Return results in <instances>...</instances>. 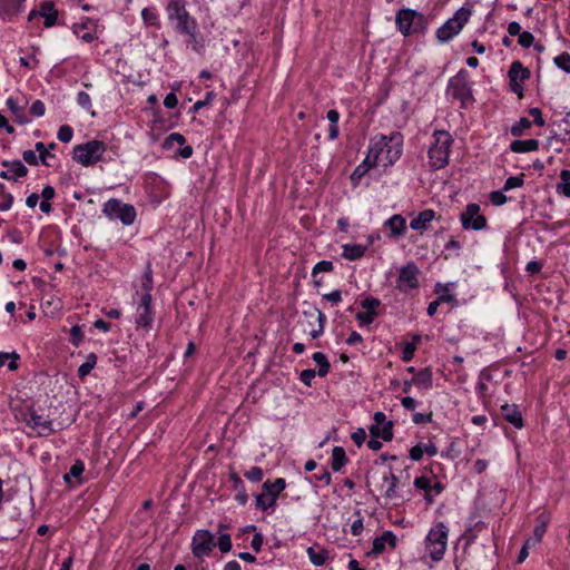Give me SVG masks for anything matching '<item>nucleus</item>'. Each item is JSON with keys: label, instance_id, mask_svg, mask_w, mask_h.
Wrapping results in <instances>:
<instances>
[{"label": "nucleus", "instance_id": "obj_1", "mask_svg": "<svg viewBox=\"0 0 570 570\" xmlns=\"http://www.w3.org/2000/svg\"><path fill=\"white\" fill-rule=\"evenodd\" d=\"M402 154V135L397 131L390 136L376 135L370 141L365 163L370 167L382 165L384 167L394 164Z\"/></svg>", "mask_w": 570, "mask_h": 570}, {"label": "nucleus", "instance_id": "obj_2", "mask_svg": "<svg viewBox=\"0 0 570 570\" xmlns=\"http://www.w3.org/2000/svg\"><path fill=\"white\" fill-rule=\"evenodd\" d=\"M168 21L174 24L178 33L193 36L198 31V24L186 9L185 0H169L166 6Z\"/></svg>", "mask_w": 570, "mask_h": 570}, {"label": "nucleus", "instance_id": "obj_3", "mask_svg": "<svg viewBox=\"0 0 570 570\" xmlns=\"http://www.w3.org/2000/svg\"><path fill=\"white\" fill-rule=\"evenodd\" d=\"M434 141L429 148V164L438 170L444 168L449 164L450 149L453 138L449 131L435 130L433 134Z\"/></svg>", "mask_w": 570, "mask_h": 570}, {"label": "nucleus", "instance_id": "obj_4", "mask_svg": "<svg viewBox=\"0 0 570 570\" xmlns=\"http://www.w3.org/2000/svg\"><path fill=\"white\" fill-rule=\"evenodd\" d=\"M397 30L405 37L424 33L428 28L425 16L413 9H400L395 16Z\"/></svg>", "mask_w": 570, "mask_h": 570}, {"label": "nucleus", "instance_id": "obj_5", "mask_svg": "<svg viewBox=\"0 0 570 570\" xmlns=\"http://www.w3.org/2000/svg\"><path fill=\"white\" fill-rule=\"evenodd\" d=\"M448 535L449 529L443 522H438L430 529L425 538V549L433 561L438 562L443 559Z\"/></svg>", "mask_w": 570, "mask_h": 570}, {"label": "nucleus", "instance_id": "obj_6", "mask_svg": "<svg viewBox=\"0 0 570 570\" xmlns=\"http://www.w3.org/2000/svg\"><path fill=\"white\" fill-rule=\"evenodd\" d=\"M107 146L104 141L94 139L86 144L76 145L72 149V159L85 167L92 166L104 158Z\"/></svg>", "mask_w": 570, "mask_h": 570}, {"label": "nucleus", "instance_id": "obj_7", "mask_svg": "<svg viewBox=\"0 0 570 570\" xmlns=\"http://www.w3.org/2000/svg\"><path fill=\"white\" fill-rule=\"evenodd\" d=\"M448 94L455 100L461 102L462 108H466L473 104L474 98L472 95L471 83L468 79V72L461 69L454 77H452L448 85Z\"/></svg>", "mask_w": 570, "mask_h": 570}, {"label": "nucleus", "instance_id": "obj_8", "mask_svg": "<svg viewBox=\"0 0 570 570\" xmlns=\"http://www.w3.org/2000/svg\"><path fill=\"white\" fill-rule=\"evenodd\" d=\"M102 213L109 219H119L126 226L134 224L137 216L132 205L125 204L117 198L108 199L102 206Z\"/></svg>", "mask_w": 570, "mask_h": 570}, {"label": "nucleus", "instance_id": "obj_9", "mask_svg": "<svg viewBox=\"0 0 570 570\" xmlns=\"http://www.w3.org/2000/svg\"><path fill=\"white\" fill-rule=\"evenodd\" d=\"M285 488L286 481L283 478H278L274 482H264L262 485V493L255 497L256 508L262 511L274 509L278 495Z\"/></svg>", "mask_w": 570, "mask_h": 570}, {"label": "nucleus", "instance_id": "obj_10", "mask_svg": "<svg viewBox=\"0 0 570 570\" xmlns=\"http://www.w3.org/2000/svg\"><path fill=\"white\" fill-rule=\"evenodd\" d=\"M470 17V11L465 9H460L456 13L450 18L443 26H441L436 31V38L441 42L450 41L454 36H456L468 22Z\"/></svg>", "mask_w": 570, "mask_h": 570}, {"label": "nucleus", "instance_id": "obj_11", "mask_svg": "<svg viewBox=\"0 0 570 570\" xmlns=\"http://www.w3.org/2000/svg\"><path fill=\"white\" fill-rule=\"evenodd\" d=\"M136 296L138 297V302L135 313V324L137 325L138 328L149 331L151 330L155 316L154 308L151 305V294L136 293Z\"/></svg>", "mask_w": 570, "mask_h": 570}, {"label": "nucleus", "instance_id": "obj_12", "mask_svg": "<svg viewBox=\"0 0 570 570\" xmlns=\"http://www.w3.org/2000/svg\"><path fill=\"white\" fill-rule=\"evenodd\" d=\"M420 269L414 262H409L399 271V276L395 282V287L402 293H409L416 289L420 285L419 281Z\"/></svg>", "mask_w": 570, "mask_h": 570}, {"label": "nucleus", "instance_id": "obj_13", "mask_svg": "<svg viewBox=\"0 0 570 570\" xmlns=\"http://www.w3.org/2000/svg\"><path fill=\"white\" fill-rule=\"evenodd\" d=\"M22 421L32 430L37 432L39 436H48L56 430L53 429V422L49 416L38 413L35 409H28V413L22 416Z\"/></svg>", "mask_w": 570, "mask_h": 570}, {"label": "nucleus", "instance_id": "obj_14", "mask_svg": "<svg viewBox=\"0 0 570 570\" xmlns=\"http://www.w3.org/2000/svg\"><path fill=\"white\" fill-rule=\"evenodd\" d=\"M480 205L470 203L460 215V220L464 229L481 230L487 226V218L480 214Z\"/></svg>", "mask_w": 570, "mask_h": 570}, {"label": "nucleus", "instance_id": "obj_15", "mask_svg": "<svg viewBox=\"0 0 570 570\" xmlns=\"http://www.w3.org/2000/svg\"><path fill=\"white\" fill-rule=\"evenodd\" d=\"M530 70L520 61H513L510 66L508 76L509 85L512 92L517 94L519 98L523 97L524 81L530 78Z\"/></svg>", "mask_w": 570, "mask_h": 570}, {"label": "nucleus", "instance_id": "obj_16", "mask_svg": "<svg viewBox=\"0 0 570 570\" xmlns=\"http://www.w3.org/2000/svg\"><path fill=\"white\" fill-rule=\"evenodd\" d=\"M216 543L214 535L207 530H197L191 540V552L198 558L208 557Z\"/></svg>", "mask_w": 570, "mask_h": 570}, {"label": "nucleus", "instance_id": "obj_17", "mask_svg": "<svg viewBox=\"0 0 570 570\" xmlns=\"http://www.w3.org/2000/svg\"><path fill=\"white\" fill-rule=\"evenodd\" d=\"M363 311L356 313L355 317L360 326H367L372 324L379 315L377 308L381 306L379 298L367 296L360 303Z\"/></svg>", "mask_w": 570, "mask_h": 570}, {"label": "nucleus", "instance_id": "obj_18", "mask_svg": "<svg viewBox=\"0 0 570 570\" xmlns=\"http://www.w3.org/2000/svg\"><path fill=\"white\" fill-rule=\"evenodd\" d=\"M43 18V26L46 28L53 27L58 21V10L55 3L50 0L42 1L38 9H33L28 14V20L32 21L36 18Z\"/></svg>", "mask_w": 570, "mask_h": 570}, {"label": "nucleus", "instance_id": "obj_19", "mask_svg": "<svg viewBox=\"0 0 570 570\" xmlns=\"http://www.w3.org/2000/svg\"><path fill=\"white\" fill-rule=\"evenodd\" d=\"M382 483L380 485V491L383 493V497L386 500H394L399 498V493L396 491L399 484V478L392 472L390 468L389 472H383L381 475Z\"/></svg>", "mask_w": 570, "mask_h": 570}, {"label": "nucleus", "instance_id": "obj_20", "mask_svg": "<svg viewBox=\"0 0 570 570\" xmlns=\"http://www.w3.org/2000/svg\"><path fill=\"white\" fill-rule=\"evenodd\" d=\"M384 227L390 229V233L387 234L389 238L401 237L406 232V219L402 215L395 214L385 220Z\"/></svg>", "mask_w": 570, "mask_h": 570}, {"label": "nucleus", "instance_id": "obj_21", "mask_svg": "<svg viewBox=\"0 0 570 570\" xmlns=\"http://www.w3.org/2000/svg\"><path fill=\"white\" fill-rule=\"evenodd\" d=\"M2 178L17 180L27 175V167L19 160L17 161H2Z\"/></svg>", "mask_w": 570, "mask_h": 570}, {"label": "nucleus", "instance_id": "obj_22", "mask_svg": "<svg viewBox=\"0 0 570 570\" xmlns=\"http://www.w3.org/2000/svg\"><path fill=\"white\" fill-rule=\"evenodd\" d=\"M396 535L392 531H384L380 537L373 540L372 553L375 556L382 554L386 544L394 549L396 547Z\"/></svg>", "mask_w": 570, "mask_h": 570}, {"label": "nucleus", "instance_id": "obj_23", "mask_svg": "<svg viewBox=\"0 0 570 570\" xmlns=\"http://www.w3.org/2000/svg\"><path fill=\"white\" fill-rule=\"evenodd\" d=\"M501 413L505 421L511 423L515 429L523 428V419L520 410L515 404H503Z\"/></svg>", "mask_w": 570, "mask_h": 570}, {"label": "nucleus", "instance_id": "obj_24", "mask_svg": "<svg viewBox=\"0 0 570 570\" xmlns=\"http://www.w3.org/2000/svg\"><path fill=\"white\" fill-rule=\"evenodd\" d=\"M535 522L537 523L533 529V535H532V538L529 539V540H531L532 546L541 542V540L547 531L548 524L550 522V514L547 512H541L537 517Z\"/></svg>", "mask_w": 570, "mask_h": 570}, {"label": "nucleus", "instance_id": "obj_25", "mask_svg": "<svg viewBox=\"0 0 570 570\" xmlns=\"http://www.w3.org/2000/svg\"><path fill=\"white\" fill-rule=\"evenodd\" d=\"M434 217H435L434 210L425 209L411 220L410 227L417 232L426 230L430 223L434 219Z\"/></svg>", "mask_w": 570, "mask_h": 570}, {"label": "nucleus", "instance_id": "obj_26", "mask_svg": "<svg viewBox=\"0 0 570 570\" xmlns=\"http://www.w3.org/2000/svg\"><path fill=\"white\" fill-rule=\"evenodd\" d=\"M413 485L424 492L425 502L430 505L434 503V493H433V484L432 478L421 475L414 479Z\"/></svg>", "mask_w": 570, "mask_h": 570}, {"label": "nucleus", "instance_id": "obj_27", "mask_svg": "<svg viewBox=\"0 0 570 570\" xmlns=\"http://www.w3.org/2000/svg\"><path fill=\"white\" fill-rule=\"evenodd\" d=\"M229 481L232 482L233 489L236 491L235 500L239 504L245 505L248 501V494L246 492L244 482L235 472L230 473Z\"/></svg>", "mask_w": 570, "mask_h": 570}, {"label": "nucleus", "instance_id": "obj_28", "mask_svg": "<svg viewBox=\"0 0 570 570\" xmlns=\"http://www.w3.org/2000/svg\"><path fill=\"white\" fill-rule=\"evenodd\" d=\"M26 0H2V18L17 16L24 10Z\"/></svg>", "mask_w": 570, "mask_h": 570}, {"label": "nucleus", "instance_id": "obj_29", "mask_svg": "<svg viewBox=\"0 0 570 570\" xmlns=\"http://www.w3.org/2000/svg\"><path fill=\"white\" fill-rule=\"evenodd\" d=\"M342 256L347 261H356L362 258L367 247L361 244H345L342 246Z\"/></svg>", "mask_w": 570, "mask_h": 570}, {"label": "nucleus", "instance_id": "obj_30", "mask_svg": "<svg viewBox=\"0 0 570 570\" xmlns=\"http://www.w3.org/2000/svg\"><path fill=\"white\" fill-rule=\"evenodd\" d=\"M9 407L13 412L17 420L22 421V416L28 413L29 404H27L26 399H22L20 396L13 397L12 395H9Z\"/></svg>", "mask_w": 570, "mask_h": 570}, {"label": "nucleus", "instance_id": "obj_31", "mask_svg": "<svg viewBox=\"0 0 570 570\" xmlns=\"http://www.w3.org/2000/svg\"><path fill=\"white\" fill-rule=\"evenodd\" d=\"M27 105V101L22 98L19 100L18 98L10 97L7 99V106L11 114L13 115L14 119L19 122H24V114L23 109Z\"/></svg>", "mask_w": 570, "mask_h": 570}, {"label": "nucleus", "instance_id": "obj_32", "mask_svg": "<svg viewBox=\"0 0 570 570\" xmlns=\"http://www.w3.org/2000/svg\"><path fill=\"white\" fill-rule=\"evenodd\" d=\"M370 433L374 438H379L384 441H391L393 439V424L391 421H389L382 425H371Z\"/></svg>", "mask_w": 570, "mask_h": 570}, {"label": "nucleus", "instance_id": "obj_33", "mask_svg": "<svg viewBox=\"0 0 570 570\" xmlns=\"http://www.w3.org/2000/svg\"><path fill=\"white\" fill-rule=\"evenodd\" d=\"M540 142L537 139L513 140L510 145V149L513 153H529L538 150Z\"/></svg>", "mask_w": 570, "mask_h": 570}, {"label": "nucleus", "instance_id": "obj_34", "mask_svg": "<svg viewBox=\"0 0 570 570\" xmlns=\"http://www.w3.org/2000/svg\"><path fill=\"white\" fill-rule=\"evenodd\" d=\"M412 382L421 390H429L433 385L432 372L429 368H423L415 373Z\"/></svg>", "mask_w": 570, "mask_h": 570}, {"label": "nucleus", "instance_id": "obj_35", "mask_svg": "<svg viewBox=\"0 0 570 570\" xmlns=\"http://www.w3.org/2000/svg\"><path fill=\"white\" fill-rule=\"evenodd\" d=\"M347 462L345 450L342 446H335L332 451L331 466L332 470L340 471Z\"/></svg>", "mask_w": 570, "mask_h": 570}, {"label": "nucleus", "instance_id": "obj_36", "mask_svg": "<svg viewBox=\"0 0 570 570\" xmlns=\"http://www.w3.org/2000/svg\"><path fill=\"white\" fill-rule=\"evenodd\" d=\"M2 366H6L8 371L16 372L20 367V355L12 352H2Z\"/></svg>", "mask_w": 570, "mask_h": 570}, {"label": "nucleus", "instance_id": "obj_37", "mask_svg": "<svg viewBox=\"0 0 570 570\" xmlns=\"http://www.w3.org/2000/svg\"><path fill=\"white\" fill-rule=\"evenodd\" d=\"M307 556L309 558V561L314 566L320 567V566L325 564L326 560L328 559V551L323 548H320L318 550H316L313 547H309L307 549Z\"/></svg>", "mask_w": 570, "mask_h": 570}, {"label": "nucleus", "instance_id": "obj_38", "mask_svg": "<svg viewBox=\"0 0 570 570\" xmlns=\"http://www.w3.org/2000/svg\"><path fill=\"white\" fill-rule=\"evenodd\" d=\"M141 18L146 26L160 28L159 14L153 7L144 8L141 11Z\"/></svg>", "mask_w": 570, "mask_h": 570}, {"label": "nucleus", "instance_id": "obj_39", "mask_svg": "<svg viewBox=\"0 0 570 570\" xmlns=\"http://www.w3.org/2000/svg\"><path fill=\"white\" fill-rule=\"evenodd\" d=\"M36 151L39 153V159L42 165L47 167H51L52 163L51 160L56 159V155L49 151L47 148V145H45L42 141H38L35 145Z\"/></svg>", "mask_w": 570, "mask_h": 570}, {"label": "nucleus", "instance_id": "obj_40", "mask_svg": "<svg viewBox=\"0 0 570 570\" xmlns=\"http://www.w3.org/2000/svg\"><path fill=\"white\" fill-rule=\"evenodd\" d=\"M557 193L570 197V170L563 169L560 173V181L557 184Z\"/></svg>", "mask_w": 570, "mask_h": 570}, {"label": "nucleus", "instance_id": "obj_41", "mask_svg": "<svg viewBox=\"0 0 570 570\" xmlns=\"http://www.w3.org/2000/svg\"><path fill=\"white\" fill-rule=\"evenodd\" d=\"M313 361L318 365L317 374L321 377H324L327 375L331 364L326 357V355L322 352H315L312 356Z\"/></svg>", "mask_w": 570, "mask_h": 570}, {"label": "nucleus", "instance_id": "obj_42", "mask_svg": "<svg viewBox=\"0 0 570 570\" xmlns=\"http://www.w3.org/2000/svg\"><path fill=\"white\" fill-rule=\"evenodd\" d=\"M97 364V356L95 353H90L88 356H87V360L86 362H83L79 367H78V376L80 379H83L86 377L91 371L92 368L96 366Z\"/></svg>", "mask_w": 570, "mask_h": 570}, {"label": "nucleus", "instance_id": "obj_43", "mask_svg": "<svg viewBox=\"0 0 570 570\" xmlns=\"http://www.w3.org/2000/svg\"><path fill=\"white\" fill-rule=\"evenodd\" d=\"M154 287L153 271L150 265L146 267L144 275L141 276V288L142 294H151Z\"/></svg>", "mask_w": 570, "mask_h": 570}, {"label": "nucleus", "instance_id": "obj_44", "mask_svg": "<svg viewBox=\"0 0 570 570\" xmlns=\"http://www.w3.org/2000/svg\"><path fill=\"white\" fill-rule=\"evenodd\" d=\"M531 126H532V122L528 118L522 117V118H520L519 121H517L515 124L512 125L510 131H511L512 136L519 137V136L523 135V132L527 129H529Z\"/></svg>", "mask_w": 570, "mask_h": 570}, {"label": "nucleus", "instance_id": "obj_45", "mask_svg": "<svg viewBox=\"0 0 570 570\" xmlns=\"http://www.w3.org/2000/svg\"><path fill=\"white\" fill-rule=\"evenodd\" d=\"M73 33L81 39L82 41L90 43L96 39L95 33L87 31V28L85 24H76L73 27Z\"/></svg>", "mask_w": 570, "mask_h": 570}, {"label": "nucleus", "instance_id": "obj_46", "mask_svg": "<svg viewBox=\"0 0 570 570\" xmlns=\"http://www.w3.org/2000/svg\"><path fill=\"white\" fill-rule=\"evenodd\" d=\"M185 142H186V138L181 134L173 132L166 137V139L164 140V144H163V147L165 149H170V148H173L174 144L184 146Z\"/></svg>", "mask_w": 570, "mask_h": 570}, {"label": "nucleus", "instance_id": "obj_47", "mask_svg": "<svg viewBox=\"0 0 570 570\" xmlns=\"http://www.w3.org/2000/svg\"><path fill=\"white\" fill-rule=\"evenodd\" d=\"M85 471V464L82 461L77 460L70 468L69 473L65 474L63 479L69 482L70 476L80 478Z\"/></svg>", "mask_w": 570, "mask_h": 570}, {"label": "nucleus", "instance_id": "obj_48", "mask_svg": "<svg viewBox=\"0 0 570 570\" xmlns=\"http://www.w3.org/2000/svg\"><path fill=\"white\" fill-rule=\"evenodd\" d=\"M445 250H449L450 254L445 255V259L452 257V256H459L461 244L459 240H456L454 237H451L449 242L444 246Z\"/></svg>", "mask_w": 570, "mask_h": 570}, {"label": "nucleus", "instance_id": "obj_49", "mask_svg": "<svg viewBox=\"0 0 570 570\" xmlns=\"http://www.w3.org/2000/svg\"><path fill=\"white\" fill-rule=\"evenodd\" d=\"M554 63L558 68L570 73V55L563 52L554 58Z\"/></svg>", "mask_w": 570, "mask_h": 570}, {"label": "nucleus", "instance_id": "obj_50", "mask_svg": "<svg viewBox=\"0 0 570 570\" xmlns=\"http://www.w3.org/2000/svg\"><path fill=\"white\" fill-rule=\"evenodd\" d=\"M524 184L523 175L509 177L503 186V191H508L513 188H519Z\"/></svg>", "mask_w": 570, "mask_h": 570}, {"label": "nucleus", "instance_id": "obj_51", "mask_svg": "<svg viewBox=\"0 0 570 570\" xmlns=\"http://www.w3.org/2000/svg\"><path fill=\"white\" fill-rule=\"evenodd\" d=\"M263 476L264 472L259 466H252L247 472H245V478L252 482H261Z\"/></svg>", "mask_w": 570, "mask_h": 570}, {"label": "nucleus", "instance_id": "obj_52", "mask_svg": "<svg viewBox=\"0 0 570 570\" xmlns=\"http://www.w3.org/2000/svg\"><path fill=\"white\" fill-rule=\"evenodd\" d=\"M72 136H73V130L70 126H68V125L60 126L57 137L61 142H69L72 139Z\"/></svg>", "mask_w": 570, "mask_h": 570}, {"label": "nucleus", "instance_id": "obj_53", "mask_svg": "<svg viewBox=\"0 0 570 570\" xmlns=\"http://www.w3.org/2000/svg\"><path fill=\"white\" fill-rule=\"evenodd\" d=\"M217 546L223 553L229 552L232 549V539L227 533H220Z\"/></svg>", "mask_w": 570, "mask_h": 570}, {"label": "nucleus", "instance_id": "obj_54", "mask_svg": "<svg viewBox=\"0 0 570 570\" xmlns=\"http://www.w3.org/2000/svg\"><path fill=\"white\" fill-rule=\"evenodd\" d=\"M317 312V320H318V327L311 331L309 335L312 336V338H317L320 337L323 332H324V323L326 322V316L318 309H316Z\"/></svg>", "mask_w": 570, "mask_h": 570}, {"label": "nucleus", "instance_id": "obj_55", "mask_svg": "<svg viewBox=\"0 0 570 570\" xmlns=\"http://www.w3.org/2000/svg\"><path fill=\"white\" fill-rule=\"evenodd\" d=\"M445 292H446V287H443L440 284L436 285V293L440 294V296L438 297V301H440V304L441 303H454L455 302L454 295L448 294Z\"/></svg>", "mask_w": 570, "mask_h": 570}, {"label": "nucleus", "instance_id": "obj_56", "mask_svg": "<svg viewBox=\"0 0 570 570\" xmlns=\"http://www.w3.org/2000/svg\"><path fill=\"white\" fill-rule=\"evenodd\" d=\"M489 198L494 206H502L508 200L507 196L501 190L491 191Z\"/></svg>", "mask_w": 570, "mask_h": 570}, {"label": "nucleus", "instance_id": "obj_57", "mask_svg": "<svg viewBox=\"0 0 570 570\" xmlns=\"http://www.w3.org/2000/svg\"><path fill=\"white\" fill-rule=\"evenodd\" d=\"M415 343H405L403 345V351H402V360L404 362H410L413 360L414 357V353H415Z\"/></svg>", "mask_w": 570, "mask_h": 570}, {"label": "nucleus", "instance_id": "obj_58", "mask_svg": "<svg viewBox=\"0 0 570 570\" xmlns=\"http://www.w3.org/2000/svg\"><path fill=\"white\" fill-rule=\"evenodd\" d=\"M83 338V334H82V331H81V327L79 325H75L71 327L70 330V342L78 346L80 344V342L82 341Z\"/></svg>", "mask_w": 570, "mask_h": 570}, {"label": "nucleus", "instance_id": "obj_59", "mask_svg": "<svg viewBox=\"0 0 570 570\" xmlns=\"http://www.w3.org/2000/svg\"><path fill=\"white\" fill-rule=\"evenodd\" d=\"M36 153H37L36 149L35 150H24L22 154L23 160L31 166H37V165L41 164V161L39 159V155L37 156Z\"/></svg>", "mask_w": 570, "mask_h": 570}, {"label": "nucleus", "instance_id": "obj_60", "mask_svg": "<svg viewBox=\"0 0 570 570\" xmlns=\"http://www.w3.org/2000/svg\"><path fill=\"white\" fill-rule=\"evenodd\" d=\"M534 37L529 31H523L518 38V43L523 48H529L533 45Z\"/></svg>", "mask_w": 570, "mask_h": 570}, {"label": "nucleus", "instance_id": "obj_61", "mask_svg": "<svg viewBox=\"0 0 570 570\" xmlns=\"http://www.w3.org/2000/svg\"><path fill=\"white\" fill-rule=\"evenodd\" d=\"M316 376V372L315 370H312V368H307V370H304L301 372V375H299V380L306 385V386H311L312 385V382L313 380L315 379Z\"/></svg>", "mask_w": 570, "mask_h": 570}, {"label": "nucleus", "instance_id": "obj_62", "mask_svg": "<svg viewBox=\"0 0 570 570\" xmlns=\"http://www.w3.org/2000/svg\"><path fill=\"white\" fill-rule=\"evenodd\" d=\"M334 268L333 263L330 261H321L313 268V275L323 272H332Z\"/></svg>", "mask_w": 570, "mask_h": 570}, {"label": "nucleus", "instance_id": "obj_63", "mask_svg": "<svg viewBox=\"0 0 570 570\" xmlns=\"http://www.w3.org/2000/svg\"><path fill=\"white\" fill-rule=\"evenodd\" d=\"M77 102L83 109H89L91 107V98L86 91L78 92Z\"/></svg>", "mask_w": 570, "mask_h": 570}, {"label": "nucleus", "instance_id": "obj_64", "mask_svg": "<svg viewBox=\"0 0 570 570\" xmlns=\"http://www.w3.org/2000/svg\"><path fill=\"white\" fill-rule=\"evenodd\" d=\"M351 439L358 448L362 446L366 440L365 430L361 428L357 429L355 432L352 433Z\"/></svg>", "mask_w": 570, "mask_h": 570}]
</instances>
